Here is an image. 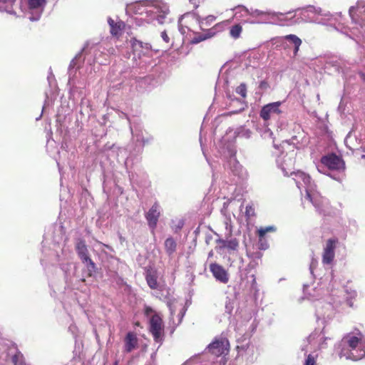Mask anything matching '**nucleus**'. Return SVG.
<instances>
[{"label": "nucleus", "instance_id": "18", "mask_svg": "<svg viewBox=\"0 0 365 365\" xmlns=\"http://www.w3.org/2000/svg\"><path fill=\"white\" fill-rule=\"evenodd\" d=\"M138 347V339L133 331H129L124 339V351L130 353Z\"/></svg>", "mask_w": 365, "mask_h": 365}, {"label": "nucleus", "instance_id": "24", "mask_svg": "<svg viewBox=\"0 0 365 365\" xmlns=\"http://www.w3.org/2000/svg\"><path fill=\"white\" fill-rule=\"evenodd\" d=\"M108 23L110 26V32L112 36L118 37L122 34L123 29L125 26V24L123 21H115L113 19L109 17L108 19Z\"/></svg>", "mask_w": 365, "mask_h": 365}, {"label": "nucleus", "instance_id": "41", "mask_svg": "<svg viewBox=\"0 0 365 365\" xmlns=\"http://www.w3.org/2000/svg\"><path fill=\"white\" fill-rule=\"evenodd\" d=\"M250 134V130L242 128V131L238 133V135L249 138Z\"/></svg>", "mask_w": 365, "mask_h": 365}, {"label": "nucleus", "instance_id": "2", "mask_svg": "<svg viewBox=\"0 0 365 365\" xmlns=\"http://www.w3.org/2000/svg\"><path fill=\"white\" fill-rule=\"evenodd\" d=\"M126 11L135 14H145L148 23L156 20L159 24H162L169 13V7L162 0H145L128 5Z\"/></svg>", "mask_w": 365, "mask_h": 365}, {"label": "nucleus", "instance_id": "8", "mask_svg": "<svg viewBox=\"0 0 365 365\" xmlns=\"http://www.w3.org/2000/svg\"><path fill=\"white\" fill-rule=\"evenodd\" d=\"M75 249L81 262L86 264L91 276V273L96 271V266L90 257L86 241L82 238H78L75 244Z\"/></svg>", "mask_w": 365, "mask_h": 365}, {"label": "nucleus", "instance_id": "35", "mask_svg": "<svg viewBox=\"0 0 365 365\" xmlns=\"http://www.w3.org/2000/svg\"><path fill=\"white\" fill-rule=\"evenodd\" d=\"M131 44L133 49V52L140 56V53H138V50L143 48V43L137 41L136 39L131 40Z\"/></svg>", "mask_w": 365, "mask_h": 365}, {"label": "nucleus", "instance_id": "63", "mask_svg": "<svg viewBox=\"0 0 365 365\" xmlns=\"http://www.w3.org/2000/svg\"><path fill=\"white\" fill-rule=\"evenodd\" d=\"M229 63H230V67L232 66L230 65V63H231V61H229Z\"/></svg>", "mask_w": 365, "mask_h": 365}, {"label": "nucleus", "instance_id": "23", "mask_svg": "<svg viewBox=\"0 0 365 365\" xmlns=\"http://www.w3.org/2000/svg\"><path fill=\"white\" fill-rule=\"evenodd\" d=\"M247 106V104L245 100L231 98L230 96V108H233V109L230 110V115L238 113L239 112L244 110Z\"/></svg>", "mask_w": 365, "mask_h": 365}, {"label": "nucleus", "instance_id": "30", "mask_svg": "<svg viewBox=\"0 0 365 365\" xmlns=\"http://www.w3.org/2000/svg\"><path fill=\"white\" fill-rule=\"evenodd\" d=\"M215 19H216V18L215 16L209 15L205 18L197 17V22H198L201 29H202V26H210L212 22H214L215 21Z\"/></svg>", "mask_w": 365, "mask_h": 365}, {"label": "nucleus", "instance_id": "33", "mask_svg": "<svg viewBox=\"0 0 365 365\" xmlns=\"http://www.w3.org/2000/svg\"><path fill=\"white\" fill-rule=\"evenodd\" d=\"M276 231V227L274 225L267 226L265 227H259L257 230L259 237H264L267 232H274Z\"/></svg>", "mask_w": 365, "mask_h": 365}, {"label": "nucleus", "instance_id": "32", "mask_svg": "<svg viewBox=\"0 0 365 365\" xmlns=\"http://www.w3.org/2000/svg\"><path fill=\"white\" fill-rule=\"evenodd\" d=\"M245 214L247 220H250L255 216V207L252 202L246 205Z\"/></svg>", "mask_w": 365, "mask_h": 365}, {"label": "nucleus", "instance_id": "5", "mask_svg": "<svg viewBox=\"0 0 365 365\" xmlns=\"http://www.w3.org/2000/svg\"><path fill=\"white\" fill-rule=\"evenodd\" d=\"M300 14L307 21L314 22L319 24H328L332 20V14L319 7L309 5L301 9Z\"/></svg>", "mask_w": 365, "mask_h": 365}, {"label": "nucleus", "instance_id": "53", "mask_svg": "<svg viewBox=\"0 0 365 365\" xmlns=\"http://www.w3.org/2000/svg\"><path fill=\"white\" fill-rule=\"evenodd\" d=\"M12 361L14 363V364L16 365V361H17V355H15V356H13Z\"/></svg>", "mask_w": 365, "mask_h": 365}, {"label": "nucleus", "instance_id": "16", "mask_svg": "<svg viewBox=\"0 0 365 365\" xmlns=\"http://www.w3.org/2000/svg\"><path fill=\"white\" fill-rule=\"evenodd\" d=\"M307 143V138L304 132H298V135H293L289 140L282 142V147L284 148L289 145H293V148L299 149L304 146Z\"/></svg>", "mask_w": 365, "mask_h": 365}, {"label": "nucleus", "instance_id": "47", "mask_svg": "<svg viewBox=\"0 0 365 365\" xmlns=\"http://www.w3.org/2000/svg\"><path fill=\"white\" fill-rule=\"evenodd\" d=\"M317 313L318 314H320L322 317H323L324 318L325 317H330V314H326V312L324 313H322V312H320L319 310L317 309Z\"/></svg>", "mask_w": 365, "mask_h": 365}, {"label": "nucleus", "instance_id": "27", "mask_svg": "<svg viewBox=\"0 0 365 365\" xmlns=\"http://www.w3.org/2000/svg\"><path fill=\"white\" fill-rule=\"evenodd\" d=\"M227 21H222V22L215 24L213 27H212L211 29H210L207 31L210 34V36H211V37H213L217 33L225 30L227 28Z\"/></svg>", "mask_w": 365, "mask_h": 365}, {"label": "nucleus", "instance_id": "4", "mask_svg": "<svg viewBox=\"0 0 365 365\" xmlns=\"http://www.w3.org/2000/svg\"><path fill=\"white\" fill-rule=\"evenodd\" d=\"M349 13L354 26L341 32L351 38L355 36L365 39V1H358L356 6L350 7Z\"/></svg>", "mask_w": 365, "mask_h": 365}, {"label": "nucleus", "instance_id": "38", "mask_svg": "<svg viewBox=\"0 0 365 365\" xmlns=\"http://www.w3.org/2000/svg\"><path fill=\"white\" fill-rule=\"evenodd\" d=\"M303 365H316V359L312 354H309Z\"/></svg>", "mask_w": 365, "mask_h": 365}, {"label": "nucleus", "instance_id": "48", "mask_svg": "<svg viewBox=\"0 0 365 365\" xmlns=\"http://www.w3.org/2000/svg\"><path fill=\"white\" fill-rule=\"evenodd\" d=\"M153 312V309H152L151 307H147L145 308V314H147V315H148V314H149L150 313H151V312Z\"/></svg>", "mask_w": 365, "mask_h": 365}, {"label": "nucleus", "instance_id": "14", "mask_svg": "<svg viewBox=\"0 0 365 365\" xmlns=\"http://www.w3.org/2000/svg\"><path fill=\"white\" fill-rule=\"evenodd\" d=\"M160 215V205L158 202H155L145 214V218L148 221V224L153 230L155 229Z\"/></svg>", "mask_w": 365, "mask_h": 365}, {"label": "nucleus", "instance_id": "37", "mask_svg": "<svg viewBox=\"0 0 365 365\" xmlns=\"http://www.w3.org/2000/svg\"><path fill=\"white\" fill-rule=\"evenodd\" d=\"M321 160H341V157L336 155V153H331L330 155L322 156Z\"/></svg>", "mask_w": 365, "mask_h": 365}, {"label": "nucleus", "instance_id": "44", "mask_svg": "<svg viewBox=\"0 0 365 365\" xmlns=\"http://www.w3.org/2000/svg\"><path fill=\"white\" fill-rule=\"evenodd\" d=\"M161 37L165 42H166V43L169 42L170 38H169L168 36L167 35L166 31H163L161 33Z\"/></svg>", "mask_w": 365, "mask_h": 365}, {"label": "nucleus", "instance_id": "36", "mask_svg": "<svg viewBox=\"0 0 365 365\" xmlns=\"http://www.w3.org/2000/svg\"><path fill=\"white\" fill-rule=\"evenodd\" d=\"M219 147L223 152L228 150V139L227 137H222V140L219 143Z\"/></svg>", "mask_w": 365, "mask_h": 365}, {"label": "nucleus", "instance_id": "61", "mask_svg": "<svg viewBox=\"0 0 365 365\" xmlns=\"http://www.w3.org/2000/svg\"><path fill=\"white\" fill-rule=\"evenodd\" d=\"M118 361H115L114 362V364H113V365H118Z\"/></svg>", "mask_w": 365, "mask_h": 365}, {"label": "nucleus", "instance_id": "50", "mask_svg": "<svg viewBox=\"0 0 365 365\" xmlns=\"http://www.w3.org/2000/svg\"><path fill=\"white\" fill-rule=\"evenodd\" d=\"M190 2L194 5L195 9H196L198 6L197 0H190Z\"/></svg>", "mask_w": 365, "mask_h": 365}, {"label": "nucleus", "instance_id": "42", "mask_svg": "<svg viewBox=\"0 0 365 365\" xmlns=\"http://www.w3.org/2000/svg\"><path fill=\"white\" fill-rule=\"evenodd\" d=\"M259 87L262 90H267V89H268L269 88V83L266 81H262L259 83Z\"/></svg>", "mask_w": 365, "mask_h": 365}, {"label": "nucleus", "instance_id": "40", "mask_svg": "<svg viewBox=\"0 0 365 365\" xmlns=\"http://www.w3.org/2000/svg\"><path fill=\"white\" fill-rule=\"evenodd\" d=\"M326 310H329L332 308L337 309L338 308V302L334 300L333 302H329L326 304Z\"/></svg>", "mask_w": 365, "mask_h": 365}, {"label": "nucleus", "instance_id": "46", "mask_svg": "<svg viewBox=\"0 0 365 365\" xmlns=\"http://www.w3.org/2000/svg\"><path fill=\"white\" fill-rule=\"evenodd\" d=\"M316 264H317V261L313 259L312 261V263L310 264V270L312 272L314 267L316 266Z\"/></svg>", "mask_w": 365, "mask_h": 365}, {"label": "nucleus", "instance_id": "3", "mask_svg": "<svg viewBox=\"0 0 365 365\" xmlns=\"http://www.w3.org/2000/svg\"><path fill=\"white\" fill-rule=\"evenodd\" d=\"M361 333H349L341 340L339 356L346 359L358 361L365 356V343Z\"/></svg>", "mask_w": 365, "mask_h": 365}, {"label": "nucleus", "instance_id": "64", "mask_svg": "<svg viewBox=\"0 0 365 365\" xmlns=\"http://www.w3.org/2000/svg\"><path fill=\"white\" fill-rule=\"evenodd\" d=\"M362 158H365V155H362Z\"/></svg>", "mask_w": 365, "mask_h": 365}, {"label": "nucleus", "instance_id": "45", "mask_svg": "<svg viewBox=\"0 0 365 365\" xmlns=\"http://www.w3.org/2000/svg\"><path fill=\"white\" fill-rule=\"evenodd\" d=\"M16 0H0V3L8 4V5H12Z\"/></svg>", "mask_w": 365, "mask_h": 365}, {"label": "nucleus", "instance_id": "1", "mask_svg": "<svg viewBox=\"0 0 365 365\" xmlns=\"http://www.w3.org/2000/svg\"><path fill=\"white\" fill-rule=\"evenodd\" d=\"M285 176H292L299 190L305 189L307 198L312 203L317 211L323 215L330 213L331 207L329 201L322 197L316 190L315 185L312 182L310 177L297 170L295 172L293 168V161H282L279 165Z\"/></svg>", "mask_w": 365, "mask_h": 365}, {"label": "nucleus", "instance_id": "34", "mask_svg": "<svg viewBox=\"0 0 365 365\" xmlns=\"http://www.w3.org/2000/svg\"><path fill=\"white\" fill-rule=\"evenodd\" d=\"M235 92L237 94L240 95L242 99L245 100V98L247 96V86L245 83H242L239 86H237L235 88Z\"/></svg>", "mask_w": 365, "mask_h": 365}, {"label": "nucleus", "instance_id": "55", "mask_svg": "<svg viewBox=\"0 0 365 365\" xmlns=\"http://www.w3.org/2000/svg\"><path fill=\"white\" fill-rule=\"evenodd\" d=\"M346 303H347V304H348L349 307H352V306H353L352 302H351V301H350V300H347Z\"/></svg>", "mask_w": 365, "mask_h": 365}, {"label": "nucleus", "instance_id": "54", "mask_svg": "<svg viewBox=\"0 0 365 365\" xmlns=\"http://www.w3.org/2000/svg\"><path fill=\"white\" fill-rule=\"evenodd\" d=\"M356 297V292L354 291L351 292L350 293V297L351 298H354Z\"/></svg>", "mask_w": 365, "mask_h": 365}, {"label": "nucleus", "instance_id": "39", "mask_svg": "<svg viewBox=\"0 0 365 365\" xmlns=\"http://www.w3.org/2000/svg\"><path fill=\"white\" fill-rule=\"evenodd\" d=\"M269 245L267 242L264 239V237H259V249L260 250H267Z\"/></svg>", "mask_w": 365, "mask_h": 365}, {"label": "nucleus", "instance_id": "21", "mask_svg": "<svg viewBox=\"0 0 365 365\" xmlns=\"http://www.w3.org/2000/svg\"><path fill=\"white\" fill-rule=\"evenodd\" d=\"M232 19L241 22H246L245 18L249 15L250 11L242 5H238L231 9Z\"/></svg>", "mask_w": 365, "mask_h": 365}, {"label": "nucleus", "instance_id": "26", "mask_svg": "<svg viewBox=\"0 0 365 365\" xmlns=\"http://www.w3.org/2000/svg\"><path fill=\"white\" fill-rule=\"evenodd\" d=\"M177 243L173 237H168L165 241V249L168 256H171L176 251Z\"/></svg>", "mask_w": 365, "mask_h": 365}, {"label": "nucleus", "instance_id": "19", "mask_svg": "<svg viewBox=\"0 0 365 365\" xmlns=\"http://www.w3.org/2000/svg\"><path fill=\"white\" fill-rule=\"evenodd\" d=\"M210 272L212 273L213 276L216 278V279L224 283L227 282V272L222 266L217 263H212L210 265Z\"/></svg>", "mask_w": 365, "mask_h": 365}, {"label": "nucleus", "instance_id": "59", "mask_svg": "<svg viewBox=\"0 0 365 365\" xmlns=\"http://www.w3.org/2000/svg\"><path fill=\"white\" fill-rule=\"evenodd\" d=\"M302 350H303V351L304 350V351H307V349L305 346H303V347H302Z\"/></svg>", "mask_w": 365, "mask_h": 365}, {"label": "nucleus", "instance_id": "17", "mask_svg": "<svg viewBox=\"0 0 365 365\" xmlns=\"http://www.w3.org/2000/svg\"><path fill=\"white\" fill-rule=\"evenodd\" d=\"M335 241L329 240L324 248L322 262L324 264H329L334 258Z\"/></svg>", "mask_w": 365, "mask_h": 365}, {"label": "nucleus", "instance_id": "11", "mask_svg": "<svg viewBox=\"0 0 365 365\" xmlns=\"http://www.w3.org/2000/svg\"><path fill=\"white\" fill-rule=\"evenodd\" d=\"M282 102L277 101L268 103L264 106L260 111L259 115L264 120H269L274 115H279L281 113L279 109Z\"/></svg>", "mask_w": 365, "mask_h": 365}, {"label": "nucleus", "instance_id": "31", "mask_svg": "<svg viewBox=\"0 0 365 365\" xmlns=\"http://www.w3.org/2000/svg\"><path fill=\"white\" fill-rule=\"evenodd\" d=\"M210 38H212L211 36H210V34L206 30L205 33L195 34V36L190 40V42L193 44H196Z\"/></svg>", "mask_w": 365, "mask_h": 365}, {"label": "nucleus", "instance_id": "12", "mask_svg": "<svg viewBox=\"0 0 365 365\" xmlns=\"http://www.w3.org/2000/svg\"><path fill=\"white\" fill-rule=\"evenodd\" d=\"M329 339L322 331H314L309 336L307 341L313 349H320L327 346V341Z\"/></svg>", "mask_w": 365, "mask_h": 365}, {"label": "nucleus", "instance_id": "25", "mask_svg": "<svg viewBox=\"0 0 365 365\" xmlns=\"http://www.w3.org/2000/svg\"><path fill=\"white\" fill-rule=\"evenodd\" d=\"M130 130L133 135V138L135 139V140L138 143L136 152L139 153L141 151L142 148L145 144V140L143 138L142 130L140 129V127L133 126L132 125H130Z\"/></svg>", "mask_w": 365, "mask_h": 365}, {"label": "nucleus", "instance_id": "15", "mask_svg": "<svg viewBox=\"0 0 365 365\" xmlns=\"http://www.w3.org/2000/svg\"><path fill=\"white\" fill-rule=\"evenodd\" d=\"M252 319L251 314H248L245 318V321L237 322V330L240 332H244V335L249 338L252 332L256 329V324H255L254 322H250Z\"/></svg>", "mask_w": 365, "mask_h": 365}, {"label": "nucleus", "instance_id": "62", "mask_svg": "<svg viewBox=\"0 0 365 365\" xmlns=\"http://www.w3.org/2000/svg\"><path fill=\"white\" fill-rule=\"evenodd\" d=\"M200 144L202 145V138L201 137L200 138Z\"/></svg>", "mask_w": 365, "mask_h": 365}, {"label": "nucleus", "instance_id": "52", "mask_svg": "<svg viewBox=\"0 0 365 365\" xmlns=\"http://www.w3.org/2000/svg\"><path fill=\"white\" fill-rule=\"evenodd\" d=\"M4 11H6L9 14H14V12L9 8L7 6L6 8L4 9Z\"/></svg>", "mask_w": 365, "mask_h": 365}, {"label": "nucleus", "instance_id": "28", "mask_svg": "<svg viewBox=\"0 0 365 365\" xmlns=\"http://www.w3.org/2000/svg\"><path fill=\"white\" fill-rule=\"evenodd\" d=\"M226 64H227V63H225L222 66V67L221 68V69L220 71L217 83L218 85H220L221 83H223L224 84H227L228 83V76H227L228 68H226Z\"/></svg>", "mask_w": 365, "mask_h": 365}, {"label": "nucleus", "instance_id": "9", "mask_svg": "<svg viewBox=\"0 0 365 365\" xmlns=\"http://www.w3.org/2000/svg\"><path fill=\"white\" fill-rule=\"evenodd\" d=\"M28 4L29 19L32 21H38L43 11L46 0H28Z\"/></svg>", "mask_w": 365, "mask_h": 365}, {"label": "nucleus", "instance_id": "56", "mask_svg": "<svg viewBox=\"0 0 365 365\" xmlns=\"http://www.w3.org/2000/svg\"><path fill=\"white\" fill-rule=\"evenodd\" d=\"M229 153H230V159L231 158H232V157L234 156V155H232V150H231V149H230V148Z\"/></svg>", "mask_w": 365, "mask_h": 365}, {"label": "nucleus", "instance_id": "49", "mask_svg": "<svg viewBox=\"0 0 365 365\" xmlns=\"http://www.w3.org/2000/svg\"><path fill=\"white\" fill-rule=\"evenodd\" d=\"M334 66H336V70L338 71V72H342L344 73L343 71H341V66H340V63H336V65H334Z\"/></svg>", "mask_w": 365, "mask_h": 365}, {"label": "nucleus", "instance_id": "22", "mask_svg": "<svg viewBox=\"0 0 365 365\" xmlns=\"http://www.w3.org/2000/svg\"><path fill=\"white\" fill-rule=\"evenodd\" d=\"M145 278L148 287L151 289H158V274L157 271L153 269H148L145 272Z\"/></svg>", "mask_w": 365, "mask_h": 365}, {"label": "nucleus", "instance_id": "43", "mask_svg": "<svg viewBox=\"0 0 365 365\" xmlns=\"http://www.w3.org/2000/svg\"><path fill=\"white\" fill-rule=\"evenodd\" d=\"M238 246V242L235 240H230V250H235Z\"/></svg>", "mask_w": 365, "mask_h": 365}, {"label": "nucleus", "instance_id": "6", "mask_svg": "<svg viewBox=\"0 0 365 365\" xmlns=\"http://www.w3.org/2000/svg\"><path fill=\"white\" fill-rule=\"evenodd\" d=\"M316 167L319 173L339 180V175L345 170V163L344 161H317Z\"/></svg>", "mask_w": 365, "mask_h": 365}, {"label": "nucleus", "instance_id": "58", "mask_svg": "<svg viewBox=\"0 0 365 365\" xmlns=\"http://www.w3.org/2000/svg\"><path fill=\"white\" fill-rule=\"evenodd\" d=\"M296 128L298 130H301V127L299 125H296Z\"/></svg>", "mask_w": 365, "mask_h": 365}, {"label": "nucleus", "instance_id": "20", "mask_svg": "<svg viewBox=\"0 0 365 365\" xmlns=\"http://www.w3.org/2000/svg\"><path fill=\"white\" fill-rule=\"evenodd\" d=\"M227 344V341H226L225 344V341L224 340H215L208 346L207 349L211 354L219 356L224 353L226 349L225 346Z\"/></svg>", "mask_w": 365, "mask_h": 365}, {"label": "nucleus", "instance_id": "10", "mask_svg": "<svg viewBox=\"0 0 365 365\" xmlns=\"http://www.w3.org/2000/svg\"><path fill=\"white\" fill-rule=\"evenodd\" d=\"M163 329L164 326L160 316L158 314H153L150 320V331L155 341L159 342L161 341Z\"/></svg>", "mask_w": 365, "mask_h": 365}, {"label": "nucleus", "instance_id": "51", "mask_svg": "<svg viewBox=\"0 0 365 365\" xmlns=\"http://www.w3.org/2000/svg\"><path fill=\"white\" fill-rule=\"evenodd\" d=\"M239 175L240 177L244 178L246 175V172L243 170L242 168H240V173Z\"/></svg>", "mask_w": 365, "mask_h": 365}, {"label": "nucleus", "instance_id": "29", "mask_svg": "<svg viewBox=\"0 0 365 365\" xmlns=\"http://www.w3.org/2000/svg\"><path fill=\"white\" fill-rule=\"evenodd\" d=\"M242 31V26L241 22L235 24L230 28V35L235 39H237L240 37Z\"/></svg>", "mask_w": 365, "mask_h": 365}, {"label": "nucleus", "instance_id": "57", "mask_svg": "<svg viewBox=\"0 0 365 365\" xmlns=\"http://www.w3.org/2000/svg\"><path fill=\"white\" fill-rule=\"evenodd\" d=\"M239 167H240V165H239L238 162H236V163L235 165V169H237Z\"/></svg>", "mask_w": 365, "mask_h": 365}, {"label": "nucleus", "instance_id": "7", "mask_svg": "<svg viewBox=\"0 0 365 365\" xmlns=\"http://www.w3.org/2000/svg\"><path fill=\"white\" fill-rule=\"evenodd\" d=\"M292 14V11L287 13L274 12L271 11H263L261 10L255 9L250 11L249 15L252 16H262L264 23H270L279 24L282 26L289 25V23L287 22V15Z\"/></svg>", "mask_w": 365, "mask_h": 365}, {"label": "nucleus", "instance_id": "13", "mask_svg": "<svg viewBox=\"0 0 365 365\" xmlns=\"http://www.w3.org/2000/svg\"><path fill=\"white\" fill-rule=\"evenodd\" d=\"M276 43L286 44L287 46H294V55L297 56L299 47L302 44V40L294 34H289L283 36L278 37L275 39Z\"/></svg>", "mask_w": 365, "mask_h": 365}, {"label": "nucleus", "instance_id": "60", "mask_svg": "<svg viewBox=\"0 0 365 365\" xmlns=\"http://www.w3.org/2000/svg\"><path fill=\"white\" fill-rule=\"evenodd\" d=\"M180 31L182 32V33H184L185 31H183V29L182 28H180Z\"/></svg>", "mask_w": 365, "mask_h": 365}]
</instances>
